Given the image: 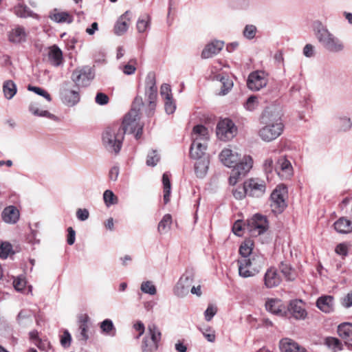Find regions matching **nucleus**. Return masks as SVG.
Here are the masks:
<instances>
[{"mask_svg": "<svg viewBox=\"0 0 352 352\" xmlns=\"http://www.w3.org/2000/svg\"><path fill=\"white\" fill-rule=\"evenodd\" d=\"M262 119L265 126L258 131V135L262 140L272 142L283 133L285 126L280 117L271 115L267 118L263 116Z\"/></svg>", "mask_w": 352, "mask_h": 352, "instance_id": "nucleus-1", "label": "nucleus"}, {"mask_svg": "<svg viewBox=\"0 0 352 352\" xmlns=\"http://www.w3.org/2000/svg\"><path fill=\"white\" fill-rule=\"evenodd\" d=\"M136 104H142V99L136 98L133 103V107L124 116L120 126L123 127L124 134L126 133H133L135 132V138L139 139L142 136L143 126L139 123L140 109H135Z\"/></svg>", "mask_w": 352, "mask_h": 352, "instance_id": "nucleus-2", "label": "nucleus"}, {"mask_svg": "<svg viewBox=\"0 0 352 352\" xmlns=\"http://www.w3.org/2000/svg\"><path fill=\"white\" fill-rule=\"evenodd\" d=\"M264 263V258L259 255L241 257L237 260L239 274L243 278L254 276L260 272Z\"/></svg>", "mask_w": 352, "mask_h": 352, "instance_id": "nucleus-3", "label": "nucleus"}, {"mask_svg": "<svg viewBox=\"0 0 352 352\" xmlns=\"http://www.w3.org/2000/svg\"><path fill=\"white\" fill-rule=\"evenodd\" d=\"M124 138L123 127L120 124H113L106 128L102 134L103 144L118 153Z\"/></svg>", "mask_w": 352, "mask_h": 352, "instance_id": "nucleus-4", "label": "nucleus"}, {"mask_svg": "<svg viewBox=\"0 0 352 352\" xmlns=\"http://www.w3.org/2000/svg\"><path fill=\"white\" fill-rule=\"evenodd\" d=\"M287 187L283 184L278 185L270 195V206L272 212L276 214L282 213L287 206Z\"/></svg>", "mask_w": 352, "mask_h": 352, "instance_id": "nucleus-5", "label": "nucleus"}, {"mask_svg": "<svg viewBox=\"0 0 352 352\" xmlns=\"http://www.w3.org/2000/svg\"><path fill=\"white\" fill-rule=\"evenodd\" d=\"M316 36L330 51L338 52L343 49L342 44L323 27L318 28Z\"/></svg>", "mask_w": 352, "mask_h": 352, "instance_id": "nucleus-6", "label": "nucleus"}, {"mask_svg": "<svg viewBox=\"0 0 352 352\" xmlns=\"http://www.w3.org/2000/svg\"><path fill=\"white\" fill-rule=\"evenodd\" d=\"M253 165V160L251 156L245 155L243 157L242 162L236 165L231 171L229 177V183L231 185H234L237 180L245 176L252 168Z\"/></svg>", "mask_w": 352, "mask_h": 352, "instance_id": "nucleus-7", "label": "nucleus"}, {"mask_svg": "<svg viewBox=\"0 0 352 352\" xmlns=\"http://www.w3.org/2000/svg\"><path fill=\"white\" fill-rule=\"evenodd\" d=\"M237 129L234 122L226 118L219 122L217 126V135L222 141L232 139L236 133Z\"/></svg>", "mask_w": 352, "mask_h": 352, "instance_id": "nucleus-8", "label": "nucleus"}, {"mask_svg": "<svg viewBox=\"0 0 352 352\" xmlns=\"http://www.w3.org/2000/svg\"><path fill=\"white\" fill-rule=\"evenodd\" d=\"M248 228L252 235H260L268 229L267 219L266 217L256 214L248 221Z\"/></svg>", "mask_w": 352, "mask_h": 352, "instance_id": "nucleus-9", "label": "nucleus"}, {"mask_svg": "<svg viewBox=\"0 0 352 352\" xmlns=\"http://www.w3.org/2000/svg\"><path fill=\"white\" fill-rule=\"evenodd\" d=\"M267 83L266 74L263 71L252 72L248 78V87L252 91H258L265 87Z\"/></svg>", "mask_w": 352, "mask_h": 352, "instance_id": "nucleus-10", "label": "nucleus"}, {"mask_svg": "<svg viewBox=\"0 0 352 352\" xmlns=\"http://www.w3.org/2000/svg\"><path fill=\"white\" fill-rule=\"evenodd\" d=\"M248 195L252 197H261L266 190L265 182L263 180L252 178L245 182Z\"/></svg>", "mask_w": 352, "mask_h": 352, "instance_id": "nucleus-11", "label": "nucleus"}, {"mask_svg": "<svg viewBox=\"0 0 352 352\" xmlns=\"http://www.w3.org/2000/svg\"><path fill=\"white\" fill-rule=\"evenodd\" d=\"M287 312L296 320H305L307 316L304 302L298 299L292 300L289 302Z\"/></svg>", "mask_w": 352, "mask_h": 352, "instance_id": "nucleus-12", "label": "nucleus"}, {"mask_svg": "<svg viewBox=\"0 0 352 352\" xmlns=\"http://www.w3.org/2000/svg\"><path fill=\"white\" fill-rule=\"evenodd\" d=\"M93 78V75L89 67H83L75 69L72 75L73 81L78 86H85L87 82Z\"/></svg>", "mask_w": 352, "mask_h": 352, "instance_id": "nucleus-13", "label": "nucleus"}, {"mask_svg": "<svg viewBox=\"0 0 352 352\" xmlns=\"http://www.w3.org/2000/svg\"><path fill=\"white\" fill-rule=\"evenodd\" d=\"M219 157L224 165L233 167V168L242 162V160H240L239 155L229 148L223 149L221 152Z\"/></svg>", "mask_w": 352, "mask_h": 352, "instance_id": "nucleus-14", "label": "nucleus"}, {"mask_svg": "<svg viewBox=\"0 0 352 352\" xmlns=\"http://www.w3.org/2000/svg\"><path fill=\"white\" fill-rule=\"evenodd\" d=\"M224 43L220 41H214L206 45L201 52L203 58H209L217 54L223 47Z\"/></svg>", "mask_w": 352, "mask_h": 352, "instance_id": "nucleus-15", "label": "nucleus"}, {"mask_svg": "<svg viewBox=\"0 0 352 352\" xmlns=\"http://www.w3.org/2000/svg\"><path fill=\"white\" fill-rule=\"evenodd\" d=\"M280 349L282 352H307V350L290 338H283L280 341Z\"/></svg>", "mask_w": 352, "mask_h": 352, "instance_id": "nucleus-16", "label": "nucleus"}, {"mask_svg": "<svg viewBox=\"0 0 352 352\" xmlns=\"http://www.w3.org/2000/svg\"><path fill=\"white\" fill-rule=\"evenodd\" d=\"M265 307L267 311L275 315L280 316L286 315L287 311L280 300L270 299L266 302Z\"/></svg>", "mask_w": 352, "mask_h": 352, "instance_id": "nucleus-17", "label": "nucleus"}, {"mask_svg": "<svg viewBox=\"0 0 352 352\" xmlns=\"http://www.w3.org/2000/svg\"><path fill=\"white\" fill-rule=\"evenodd\" d=\"M280 281V276L275 268L270 267L267 270L264 276V283L267 288L278 286Z\"/></svg>", "mask_w": 352, "mask_h": 352, "instance_id": "nucleus-18", "label": "nucleus"}, {"mask_svg": "<svg viewBox=\"0 0 352 352\" xmlns=\"http://www.w3.org/2000/svg\"><path fill=\"white\" fill-rule=\"evenodd\" d=\"M338 333L344 341L345 344L349 346V342H352V323L343 322L339 324Z\"/></svg>", "mask_w": 352, "mask_h": 352, "instance_id": "nucleus-19", "label": "nucleus"}, {"mask_svg": "<svg viewBox=\"0 0 352 352\" xmlns=\"http://www.w3.org/2000/svg\"><path fill=\"white\" fill-rule=\"evenodd\" d=\"M162 336L160 328L155 323H151L147 326V331L144 338L160 344Z\"/></svg>", "mask_w": 352, "mask_h": 352, "instance_id": "nucleus-20", "label": "nucleus"}, {"mask_svg": "<svg viewBox=\"0 0 352 352\" xmlns=\"http://www.w3.org/2000/svg\"><path fill=\"white\" fill-rule=\"evenodd\" d=\"M192 139L206 143L209 139L208 129L202 124L195 126L192 132Z\"/></svg>", "mask_w": 352, "mask_h": 352, "instance_id": "nucleus-21", "label": "nucleus"}, {"mask_svg": "<svg viewBox=\"0 0 352 352\" xmlns=\"http://www.w3.org/2000/svg\"><path fill=\"white\" fill-rule=\"evenodd\" d=\"M2 218L6 223H14L19 218V211L15 206H8L2 212Z\"/></svg>", "mask_w": 352, "mask_h": 352, "instance_id": "nucleus-22", "label": "nucleus"}, {"mask_svg": "<svg viewBox=\"0 0 352 352\" xmlns=\"http://www.w3.org/2000/svg\"><path fill=\"white\" fill-rule=\"evenodd\" d=\"M316 306L324 313H330L333 310V297L331 296H323L316 301Z\"/></svg>", "mask_w": 352, "mask_h": 352, "instance_id": "nucleus-23", "label": "nucleus"}, {"mask_svg": "<svg viewBox=\"0 0 352 352\" xmlns=\"http://www.w3.org/2000/svg\"><path fill=\"white\" fill-rule=\"evenodd\" d=\"M206 143L197 140H192L190 148V155L192 158L199 159L204 154L206 149Z\"/></svg>", "mask_w": 352, "mask_h": 352, "instance_id": "nucleus-24", "label": "nucleus"}, {"mask_svg": "<svg viewBox=\"0 0 352 352\" xmlns=\"http://www.w3.org/2000/svg\"><path fill=\"white\" fill-rule=\"evenodd\" d=\"M89 318L87 314H81L78 317V324L80 330L79 340L86 342L89 339Z\"/></svg>", "mask_w": 352, "mask_h": 352, "instance_id": "nucleus-25", "label": "nucleus"}, {"mask_svg": "<svg viewBox=\"0 0 352 352\" xmlns=\"http://www.w3.org/2000/svg\"><path fill=\"white\" fill-rule=\"evenodd\" d=\"M26 36L27 34L24 28L17 26L9 32L8 39L12 43H19L25 41Z\"/></svg>", "mask_w": 352, "mask_h": 352, "instance_id": "nucleus-26", "label": "nucleus"}, {"mask_svg": "<svg viewBox=\"0 0 352 352\" xmlns=\"http://www.w3.org/2000/svg\"><path fill=\"white\" fill-rule=\"evenodd\" d=\"M333 226L338 232L346 234L352 232V221L345 217L338 219Z\"/></svg>", "mask_w": 352, "mask_h": 352, "instance_id": "nucleus-27", "label": "nucleus"}, {"mask_svg": "<svg viewBox=\"0 0 352 352\" xmlns=\"http://www.w3.org/2000/svg\"><path fill=\"white\" fill-rule=\"evenodd\" d=\"M48 58L52 65L58 66L63 62L62 51L56 45H53L49 48Z\"/></svg>", "mask_w": 352, "mask_h": 352, "instance_id": "nucleus-28", "label": "nucleus"}, {"mask_svg": "<svg viewBox=\"0 0 352 352\" xmlns=\"http://www.w3.org/2000/svg\"><path fill=\"white\" fill-rule=\"evenodd\" d=\"M14 11L15 14L21 18H27L28 16H31L36 20L40 19L39 17L36 14L33 13L26 6L19 4L14 7Z\"/></svg>", "mask_w": 352, "mask_h": 352, "instance_id": "nucleus-29", "label": "nucleus"}, {"mask_svg": "<svg viewBox=\"0 0 352 352\" xmlns=\"http://www.w3.org/2000/svg\"><path fill=\"white\" fill-rule=\"evenodd\" d=\"M50 19L55 22H71L72 19L67 12H59L54 9L50 14Z\"/></svg>", "mask_w": 352, "mask_h": 352, "instance_id": "nucleus-30", "label": "nucleus"}, {"mask_svg": "<svg viewBox=\"0 0 352 352\" xmlns=\"http://www.w3.org/2000/svg\"><path fill=\"white\" fill-rule=\"evenodd\" d=\"M16 85L12 80H8L4 82L3 85V91L4 96L7 99H12L16 94Z\"/></svg>", "mask_w": 352, "mask_h": 352, "instance_id": "nucleus-31", "label": "nucleus"}, {"mask_svg": "<svg viewBox=\"0 0 352 352\" xmlns=\"http://www.w3.org/2000/svg\"><path fill=\"white\" fill-rule=\"evenodd\" d=\"M172 223V217L169 214H165L158 224V232L164 234L170 229Z\"/></svg>", "mask_w": 352, "mask_h": 352, "instance_id": "nucleus-32", "label": "nucleus"}, {"mask_svg": "<svg viewBox=\"0 0 352 352\" xmlns=\"http://www.w3.org/2000/svg\"><path fill=\"white\" fill-rule=\"evenodd\" d=\"M160 344L145 338H143L141 349L142 352H156Z\"/></svg>", "mask_w": 352, "mask_h": 352, "instance_id": "nucleus-33", "label": "nucleus"}, {"mask_svg": "<svg viewBox=\"0 0 352 352\" xmlns=\"http://www.w3.org/2000/svg\"><path fill=\"white\" fill-rule=\"evenodd\" d=\"M324 344L333 352L342 350V344L340 340L334 337H327Z\"/></svg>", "mask_w": 352, "mask_h": 352, "instance_id": "nucleus-34", "label": "nucleus"}, {"mask_svg": "<svg viewBox=\"0 0 352 352\" xmlns=\"http://www.w3.org/2000/svg\"><path fill=\"white\" fill-rule=\"evenodd\" d=\"M217 78L219 80L221 83V93L222 95H226L232 87L233 82L229 79L228 76H223L221 75L217 76Z\"/></svg>", "mask_w": 352, "mask_h": 352, "instance_id": "nucleus-35", "label": "nucleus"}, {"mask_svg": "<svg viewBox=\"0 0 352 352\" xmlns=\"http://www.w3.org/2000/svg\"><path fill=\"white\" fill-rule=\"evenodd\" d=\"M63 98L65 102L70 105H74L79 100L78 91L74 90H65L63 94Z\"/></svg>", "mask_w": 352, "mask_h": 352, "instance_id": "nucleus-36", "label": "nucleus"}, {"mask_svg": "<svg viewBox=\"0 0 352 352\" xmlns=\"http://www.w3.org/2000/svg\"><path fill=\"white\" fill-rule=\"evenodd\" d=\"M146 91H157L156 87L155 74L153 72H149L145 80Z\"/></svg>", "mask_w": 352, "mask_h": 352, "instance_id": "nucleus-37", "label": "nucleus"}, {"mask_svg": "<svg viewBox=\"0 0 352 352\" xmlns=\"http://www.w3.org/2000/svg\"><path fill=\"white\" fill-rule=\"evenodd\" d=\"M278 164L280 170L285 173L286 175H291L292 173V166L290 162L285 157H280L278 161Z\"/></svg>", "mask_w": 352, "mask_h": 352, "instance_id": "nucleus-38", "label": "nucleus"}, {"mask_svg": "<svg viewBox=\"0 0 352 352\" xmlns=\"http://www.w3.org/2000/svg\"><path fill=\"white\" fill-rule=\"evenodd\" d=\"M233 196L236 199H243L246 195H248V190L245 185V182L243 186H238L232 190Z\"/></svg>", "mask_w": 352, "mask_h": 352, "instance_id": "nucleus-39", "label": "nucleus"}, {"mask_svg": "<svg viewBox=\"0 0 352 352\" xmlns=\"http://www.w3.org/2000/svg\"><path fill=\"white\" fill-rule=\"evenodd\" d=\"M102 331L109 335H114L115 328L113 322L109 319H106L100 324Z\"/></svg>", "mask_w": 352, "mask_h": 352, "instance_id": "nucleus-40", "label": "nucleus"}, {"mask_svg": "<svg viewBox=\"0 0 352 352\" xmlns=\"http://www.w3.org/2000/svg\"><path fill=\"white\" fill-rule=\"evenodd\" d=\"M280 269L283 274L287 280L294 279V270L292 269L291 266L289 264L281 263L280 265Z\"/></svg>", "mask_w": 352, "mask_h": 352, "instance_id": "nucleus-41", "label": "nucleus"}, {"mask_svg": "<svg viewBox=\"0 0 352 352\" xmlns=\"http://www.w3.org/2000/svg\"><path fill=\"white\" fill-rule=\"evenodd\" d=\"M252 243L251 241H245L243 242L240 248H239V253L241 255V257L247 256L250 257L252 248Z\"/></svg>", "mask_w": 352, "mask_h": 352, "instance_id": "nucleus-42", "label": "nucleus"}, {"mask_svg": "<svg viewBox=\"0 0 352 352\" xmlns=\"http://www.w3.org/2000/svg\"><path fill=\"white\" fill-rule=\"evenodd\" d=\"M206 339L210 342H214L216 339L215 331L210 327L199 328Z\"/></svg>", "mask_w": 352, "mask_h": 352, "instance_id": "nucleus-43", "label": "nucleus"}, {"mask_svg": "<svg viewBox=\"0 0 352 352\" xmlns=\"http://www.w3.org/2000/svg\"><path fill=\"white\" fill-rule=\"evenodd\" d=\"M12 252V246L8 242H3L0 245V258L5 259Z\"/></svg>", "mask_w": 352, "mask_h": 352, "instance_id": "nucleus-44", "label": "nucleus"}, {"mask_svg": "<svg viewBox=\"0 0 352 352\" xmlns=\"http://www.w3.org/2000/svg\"><path fill=\"white\" fill-rule=\"evenodd\" d=\"M28 89L29 91L34 92L35 94H36L39 96L44 97L45 99H47L50 102L52 100V98H51L50 95L45 90H44L43 89H42L41 87H35V86H32V85H30L28 87Z\"/></svg>", "mask_w": 352, "mask_h": 352, "instance_id": "nucleus-45", "label": "nucleus"}, {"mask_svg": "<svg viewBox=\"0 0 352 352\" xmlns=\"http://www.w3.org/2000/svg\"><path fill=\"white\" fill-rule=\"evenodd\" d=\"M104 201L107 206L115 204L117 202V197L110 190L104 191L103 195Z\"/></svg>", "mask_w": 352, "mask_h": 352, "instance_id": "nucleus-46", "label": "nucleus"}, {"mask_svg": "<svg viewBox=\"0 0 352 352\" xmlns=\"http://www.w3.org/2000/svg\"><path fill=\"white\" fill-rule=\"evenodd\" d=\"M141 289L143 292L154 295L156 293V288L151 281L143 282L141 285Z\"/></svg>", "mask_w": 352, "mask_h": 352, "instance_id": "nucleus-47", "label": "nucleus"}, {"mask_svg": "<svg viewBox=\"0 0 352 352\" xmlns=\"http://www.w3.org/2000/svg\"><path fill=\"white\" fill-rule=\"evenodd\" d=\"M164 108L165 111L168 114H172L175 112L176 106L175 102L173 100V97L167 99H164Z\"/></svg>", "mask_w": 352, "mask_h": 352, "instance_id": "nucleus-48", "label": "nucleus"}, {"mask_svg": "<svg viewBox=\"0 0 352 352\" xmlns=\"http://www.w3.org/2000/svg\"><path fill=\"white\" fill-rule=\"evenodd\" d=\"M256 33V28L254 25H247L243 30V35L248 39L253 38Z\"/></svg>", "mask_w": 352, "mask_h": 352, "instance_id": "nucleus-49", "label": "nucleus"}, {"mask_svg": "<svg viewBox=\"0 0 352 352\" xmlns=\"http://www.w3.org/2000/svg\"><path fill=\"white\" fill-rule=\"evenodd\" d=\"M335 252L342 256H346L349 252V245L346 243H339L336 245Z\"/></svg>", "mask_w": 352, "mask_h": 352, "instance_id": "nucleus-50", "label": "nucleus"}, {"mask_svg": "<svg viewBox=\"0 0 352 352\" xmlns=\"http://www.w3.org/2000/svg\"><path fill=\"white\" fill-rule=\"evenodd\" d=\"M72 336L68 331L65 330L60 338V344L63 347H69L71 344Z\"/></svg>", "mask_w": 352, "mask_h": 352, "instance_id": "nucleus-51", "label": "nucleus"}, {"mask_svg": "<svg viewBox=\"0 0 352 352\" xmlns=\"http://www.w3.org/2000/svg\"><path fill=\"white\" fill-rule=\"evenodd\" d=\"M160 94L163 99L172 98L170 86L168 84H163L161 86Z\"/></svg>", "mask_w": 352, "mask_h": 352, "instance_id": "nucleus-52", "label": "nucleus"}, {"mask_svg": "<svg viewBox=\"0 0 352 352\" xmlns=\"http://www.w3.org/2000/svg\"><path fill=\"white\" fill-rule=\"evenodd\" d=\"M159 157L155 151H153L150 154L148 155L146 160V164L148 166H154L157 164L159 161Z\"/></svg>", "mask_w": 352, "mask_h": 352, "instance_id": "nucleus-53", "label": "nucleus"}, {"mask_svg": "<svg viewBox=\"0 0 352 352\" xmlns=\"http://www.w3.org/2000/svg\"><path fill=\"white\" fill-rule=\"evenodd\" d=\"M217 308L212 305H208V308L205 311L204 315L205 318L207 321H210L212 317L217 314Z\"/></svg>", "mask_w": 352, "mask_h": 352, "instance_id": "nucleus-54", "label": "nucleus"}, {"mask_svg": "<svg viewBox=\"0 0 352 352\" xmlns=\"http://www.w3.org/2000/svg\"><path fill=\"white\" fill-rule=\"evenodd\" d=\"M257 104H258L257 97L252 96H250V98H248V99L247 100V101L245 102V106L248 110L252 111V110L254 109V108L256 107Z\"/></svg>", "mask_w": 352, "mask_h": 352, "instance_id": "nucleus-55", "label": "nucleus"}, {"mask_svg": "<svg viewBox=\"0 0 352 352\" xmlns=\"http://www.w3.org/2000/svg\"><path fill=\"white\" fill-rule=\"evenodd\" d=\"M96 102L100 105H104L109 102L108 96L103 93H98L96 96Z\"/></svg>", "mask_w": 352, "mask_h": 352, "instance_id": "nucleus-56", "label": "nucleus"}, {"mask_svg": "<svg viewBox=\"0 0 352 352\" xmlns=\"http://www.w3.org/2000/svg\"><path fill=\"white\" fill-rule=\"evenodd\" d=\"M339 125L341 131H346L351 126V120L347 118H340L339 120Z\"/></svg>", "mask_w": 352, "mask_h": 352, "instance_id": "nucleus-57", "label": "nucleus"}, {"mask_svg": "<svg viewBox=\"0 0 352 352\" xmlns=\"http://www.w3.org/2000/svg\"><path fill=\"white\" fill-rule=\"evenodd\" d=\"M157 91L151 90V91H146V94H148V99L149 101V107L151 109H154L155 107V100L157 98Z\"/></svg>", "mask_w": 352, "mask_h": 352, "instance_id": "nucleus-58", "label": "nucleus"}, {"mask_svg": "<svg viewBox=\"0 0 352 352\" xmlns=\"http://www.w3.org/2000/svg\"><path fill=\"white\" fill-rule=\"evenodd\" d=\"M127 23H116L114 26V32L120 36L122 35L127 30Z\"/></svg>", "mask_w": 352, "mask_h": 352, "instance_id": "nucleus-59", "label": "nucleus"}, {"mask_svg": "<svg viewBox=\"0 0 352 352\" xmlns=\"http://www.w3.org/2000/svg\"><path fill=\"white\" fill-rule=\"evenodd\" d=\"M26 282L23 278H17L14 280L13 285L18 291H21L25 287Z\"/></svg>", "mask_w": 352, "mask_h": 352, "instance_id": "nucleus-60", "label": "nucleus"}, {"mask_svg": "<svg viewBox=\"0 0 352 352\" xmlns=\"http://www.w3.org/2000/svg\"><path fill=\"white\" fill-rule=\"evenodd\" d=\"M341 303L345 308L352 306V290L342 299Z\"/></svg>", "mask_w": 352, "mask_h": 352, "instance_id": "nucleus-61", "label": "nucleus"}, {"mask_svg": "<svg viewBox=\"0 0 352 352\" xmlns=\"http://www.w3.org/2000/svg\"><path fill=\"white\" fill-rule=\"evenodd\" d=\"M89 211L87 209L79 208L76 211L77 218L80 221H85L89 218Z\"/></svg>", "mask_w": 352, "mask_h": 352, "instance_id": "nucleus-62", "label": "nucleus"}, {"mask_svg": "<svg viewBox=\"0 0 352 352\" xmlns=\"http://www.w3.org/2000/svg\"><path fill=\"white\" fill-rule=\"evenodd\" d=\"M133 15L131 11L127 10L123 14H122L118 22H127L133 19Z\"/></svg>", "mask_w": 352, "mask_h": 352, "instance_id": "nucleus-63", "label": "nucleus"}, {"mask_svg": "<svg viewBox=\"0 0 352 352\" xmlns=\"http://www.w3.org/2000/svg\"><path fill=\"white\" fill-rule=\"evenodd\" d=\"M67 242L69 245H73L75 242L76 232L72 227L67 228Z\"/></svg>", "mask_w": 352, "mask_h": 352, "instance_id": "nucleus-64", "label": "nucleus"}]
</instances>
